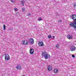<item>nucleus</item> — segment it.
I'll list each match as a JSON object with an SVG mask.
<instances>
[{"instance_id":"f257e3e1","label":"nucleus","mask_w":76,"mask_h":76,"mask_svg":"<svg viewBox=\"0 0 76 76\" xmlns=\"http://www.w3.org/2000/svg\"><path fill=\"white\" fill-rule=\"evenodd\" d=\"M70 26H73V27L74 29H76V22H74L73 23H70Z\"/></svg>"},{"instance_id":"f03ea898","label":"nucleus","mask_w":76,"mask_h":76,"mask_svg":"<svg viewBox=\"0 0 76 76\" xmlns=\"http://www.w3.org/2000/svg\"><path fill=\"white\" fill-rule=\"evenodd\" d=\"M70 17L73 20H74V22H76V15H72L70 16Z\"/></svg>"},{"instance_id":"7ed1b4c3","label":"nucleus","mask_w":76,"mask_h":76,"mask_svg":"<svg viewBox=\"0 0 76 76\" xmlns=\"http://www.w3.org/2000/svg\"><path fill=\"white\" fill-rule=\"evenodd\" d=\"M70 50L71 51H75V50H76V47H75V46L74 45L71 46Z\"/></svg>"},{"instance_id":"20e7f679","label":"nucleus","mask_w":76,"mask_h":76,"mask_svg":"<svg viewBox=\"0 0 76 76\" xmlns=\"http://www.w3.org/2000/svg\"><path fill=\"white\" fill-rule=\"evenodd\" d=\"M10 59V56L8 54H5V59L6 60H9Z\"/></svg>"},{"instance_id":"39448f33","label":"nucleus","mask_w":76,"mask_h":76,"mask_svg":"<svg viewBox=\"0 0 76 76\" xmlns=\"http://www.w3.org/2000/svg\"><path fill=\"white\" fill-rule=\"evenodd\" d=\"M38 44L40 47H42L44 45V43L42 41H39Z\"/></svg>"},{"instance_id":"423d86ee","label":"nucleus","mask_w":76,"mask_h":76,"mask_svg":"<svg viewBox=\"0 0 76 76\" xmlns=\"http://www.w3.org/2000/svg\"><path fill=\"white\" fill-rule=\"evenodd\" d=\"M44 57H45V59H47V58H50V56L48 54H45L44 56Z\"/></svg>"},{"instance_id":"0eeeda50","label":"nucleus","mask_w":76,"mask_h":76,"mask_svg":"<svg viewBox=\"0 0 76 76\" xmlns=\"http://www.w3.org/2000/svg\"><path fill=\"white\" fill-rule=\"evenodd\" d=\"M29 41L30 43L31 44H33L34 43V40L32 38H30L29 40Z\"/></svg>"},{"instance_id":"6e6552de","label":"nucleus","mask_w":76,"mask_h":76,"mask_svg":"<svg viewBox=\"0 0 76 76\" xmlns=\"http://www.w3.org/2000/svg\"><path fill=\"white\" fill-rule=\"evenodd\" d=\"M22 42L23 45H27L28 43V42H27L26 40H23Z\"/></svg>"},{"instance_id":"1a4fd4ad","label":"nucleus","mask_w":76,"mask_h":76,"mask_svg":"<svg viewBox=\"0 0 76 76\" xmlns=\"http://www.w3.org/2000/svg\"><path fill=\"white\" fill-rule=\"evenodd\" d=\"M29 52L30 54H34V50L33 48H30Z\"/></svg>"},{"instance_id":"9d476101","label":"nucleus","mask_w":76,"mask_h":76,"mask_svg":"<svg viewBox=\"0 0 76 76\" xmlns=\"http://www.w3.org/2000/svg\"><path fill=\"white\" fill-rule=\"evenodd\" d=\"M66 37L69 39H73V37H72V35L69 34L67 35Z\"/></svg>"},{"instance_id":"9b49d317","label":"nucleus","mask_w":76,"mask_h":76,"mask_svg":"<svg viewBox=\"0 0 76 76\" xmlns=\"http://www.w3.org/2000/svg\"><path fill=\"white\" fill-rule=\"evenodd\" d=\"M53 68L52 67V66H48V70L50 72V71H51L52 70Z\"/></svg>"},{"instance_id":"f8f14e48","label":"nucleus","mask_w":76,"mask_h":76,"mask_svg":"<svg viewBox=\"0 0 76 76\" xmlns=\"http://www.w3.org/2000/svg\"><path fill=\"white\" fill-rule=\"evenodd\" d=\"M15 68L17 69H19L20 70H21L22 69L21 66L20 65H18Z\"/></svg>"},{"instance_id":"ddd939ff","label":"nucleus","mask_w":76,"mask_h":76,"mask_svg":"<svg viewBox=\"0 0 76 76\" xmlns=\"http://www.w3.org/2000/svg\"><path fill=\"white\" fill-rule=\"evenodd\" d=\"M54 73H58V69H55L53 70Z\"/></svg>"},{"instance_id":"4468645a","label":"nucleus","mask_w":76,"mask_h":76,"mask_svg":"<svg viewBox=\"0 0 76 76\" xmlns=\"http://www.w3.org/2000/svg\"><path fill=\"white\" fill-rule=\"evenodd\" d=\"M46 51H45V50H43V53H42V56H44V55H45V54H46Z\"/></svg>"},{"instance_id":"2eb2a0df","label":"nucleus","mask_w":76,"mask_h":76,"mask_svg":"<svg viewBox=\"0 0 76 76\" xmlns=\"http://www.w3.org/2000/svg\"><path fill=\"white\" fill-rule=\"evenodd\" d=\"M59 44H56V48H58V47H59Z\"/></svg>"},{"instance_id":"dca6fc26","label":"nucleus","mask_w":76,"mask_h":76,"mask_svg":"<svg viewBox=\"0 0 76 76\" xmlns=\"http://www.w3.org/2000/svg\"><path fill=\"white\" fill-rule=\"evenodd\" d=\"M21 3L23 6L24 5V4H25V1H21Z\"/></svg>"},{"instance_id":"f3484780","label":"nucleus","mask_w":76,"mask_h":76,"mask_svg":"<svg viewBox=\"0 0 76 76\" xmlns=\"http://www.w3.org/2000/svg\"><path fill=\"white\" fill-rule=\"evenodd\" d=\"M39 21H41V20H42V19L41 18H40L38 19Z\"/></svg>"},{"instance_id":"a211bd4d","label":"nucleus","mask_w":76,"mask_h":76,"mask_svg":"<svg viewBox=\"0 0 76 76\" xmlns=\"http://www.w3.org/2000/svg\"><path fill=\"white\" fill-rule=\"evenodd\" d=\"M3 27L4 28V30H5V29H6V26H5V25H3Z\"/></svg>"},{"instance_id":"6ab92c4d","label":"nucleus","mask_w":76,"mask_h":76,"mask_svg":"<svg viewBox=\"0 0 76 76\" xmlns=\"http://www.w3.org/2000/svg\"><path fill=\"white\" fill-rule=\"evenodd\" d=\"M48 38H51V36L50 35L48 36Z\"/></svg>"},{"instance_id":"aec40b11","label":"nucleus","mask_w":76,"mask_h":76,"mask_svg":"<svg viewBox=\"0 0 76 76\" xmlns=\"http://www.w3.org/2000/svg\"><path fill=\"white\" fill-rule=\"evenodd\" d=\"M14 10H15V11H18V9H17L16 8H14Z\"/></svg>"},{"instance_id":"412c9836","label":"nucleus","mask_w":76,"mask_h":76,"mask_svg":"<svg viewBox=\"0 0 76 76\" xmlns=\"http://www.w3.org/2000/svg\"><path fill=\"white\" fill-rule=\"evenodd\" d=\"M25 10V8H23L22 9V11H23V12H24Z\"/></svg>"},{"instance_id":"4be33fe9","label":"nucleus","mask_w":76,"mask_h":76,"mask_svg":"<svg viewBox=\"0 0 76 76\" xmlns=\"http://www.w3.org/2000/svg\"><path fill=\"white\" fill-rule=\"evenodd\" d=\"M11 1V2H12V3H13V2H14V1H15L14 0H10Z\"/></svg>"},{"instance_id":"5701e85b","label":"nucleus","mask_w":76,"mask_h":76,"mask_svg":"<svg viewBox=\"0 0 76 76\" xmlns=\"http://www.w3.org/2000/svg\"><path fill=\"white\" fill-rule=\"evenodd\" d=\"M72 57H73V58H75V55H72Z\"/></svg>"},{"instance_id":"b1692460","label":"nucleus","mask_w":76,"mask_h":76,"mask_svg":"<svg viewBox=\"0 0 76 76\" xmlns=\"http://www.w3.org/2000/svg\"><path fill=\"white\" fill-rule=\"evenodd\" d=\"M61 21H62L61 20H59L58 21V22H61Z\"/></svg>"},{"instance_id":"393cba45","label":"nucleus","mask_w":76,"mask_h":76,"mask_svg":"<svg viewBox=\"0 0 76 76\" xmlns=\"http://www.w3.org/2000/svg\"><path fill=\"white\" fill-rule=\"evenodd\" d=\"M52 37L53 38H54L55 37V36H52Z\"/></svg>"},{"instance_id":"a878e982","label":"nucleus","mask_w":76,"mask_h":76,"mask_svg":"<svg viewBox=\"0 0 76 76\" xmlns=\"http://www.w3.org/2000/svg\"><path fill=\"white\" fill-rule=\"evenodd\" d=\"M28 15L29 16H30L31 15V14H29Z\"/></svg>"},{"instance_id":"bb28decb","label":"nucleus","mask_w":76,"mask_h":76,"mask_svg":"<svg viewBox=\"0 0 76 76\" xmlns=\"http://www.w3.org/2000/svg\"><path fill=\"white\" fill-rule=\"evenodd\" d=\"M22 76H25V75H23Z\"/></svg>"}]
</instances>
